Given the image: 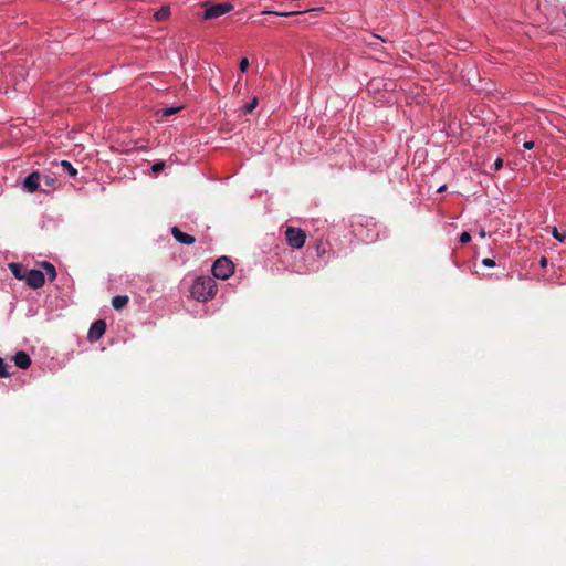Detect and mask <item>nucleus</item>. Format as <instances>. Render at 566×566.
<instances>
[{
	"label": "nucleus",
	"mask_w": 566,
	"mask_h": 566,
	"mask_svg": "<svg viewBox=\"0 0 566 566\" xmlns=\"http://www.w3.org/2000/svg\"><path fill=\"white\" fill-rule=\"evenodd\" d=\"M171 234L181 244L191 245L196 242L193 235L182 232L178 227L171 228Z\"/></svg>",
	"instance_id": "obj_8"
},
{
	"label": "nucleus",
	"mask_w": 566,
	"mask_h": 566,
	"mask_svg": "<svg viewBox=\"0 0 566 566\" xmlns=\"http://www.w3.org/2000/svg\"><path fill=\"white\" fill-rule=\"evenodd\" d=\"M178 111H179V108H174V107L164 108L163 116H170V115L177 113Z\"/></svg>",
	"instance_id": "obj_23"
},
{
	"label": "nucleus",
	"mask_w": 566,
	"mask_h": 566,
	"mask_svg": "<svg viewBox=\"0 0 566 566\" xmlns=\"http://www.w3.org/2000/svg\"><path fill=\"white\" fill-rule=\"evenodd\" d=\"M170 14L169 7H163L160 8L155 14L154 18L156 21H164L166 20Z\"/></svg>",
	"instance_id": "obj_13"
},
{
	"label": "nucleus",
	"mask_w": 566,
	"mask_h": 566,
	"mask_svg": "<svg viewBox=\"0 0 566 566\" xmlns=\"http://www.w3.org/2000/svg\"><path fill=\"white\" fill-rule=\"evenodd\" d=\"M105 331H106L105 321H103V319L95 321L88 329V334H87L88 340L90 342L98 340L103 336Z\"/></svg>",
	"instance_id": "obj_7"
},
{
	"label": "nucleus",
	"mask_w": 566,
	"mask_h": 566,
	"mask_svg": "<svg viewBox=\"0 0 566 566\" xmlns=\"http://www.w3.org/2000/svg\"><path fill=\"white\" fill-rule=\"evenodd\" d=\"M249 65H250L249 60L247 57H243L240 62L241 72H245L248 70Z\"/></svg>",
	"instance_id": "obj_22"
},
{
	"label": "nucleus",
	"mask_w": 566,
	"mask_h": 566,
	"mask_svg": "<svg viewBox=\"0 0 566 566\" xmlns=\"http://www.w3.org/2000/svg\"><path fill=\"white\" fill-rule=\"evenodd\" d=\"M9 268L12 274L19 280H23L25 274L28 273L19 263H11Z\"/></svg>",
	"instance_id": "obj_11"
},
{
	"label": "nucleus",
	"mask_w": 566,
	"mask_h": 566,
	"mask_svg": "<svg viewBox=\"0 0 566 566\" xmlns=\"http://www.w3.org/2000/svg\"><path fill=\"white\" fill-rule=\"evenodd\" d=\"M12 359H13L15 366L21 369H27L31 365L30 356L23 350L15 353V355L12 357Z\"/></svg>",
	"instance_id": "obj_9"
},
{
	"label": "nucleus",
	"mask_w": 566,
	"mask_h": 566,
	"mask_svg": "<svg viewBox=\"0 0 566 566\" xmlns=\"http://www.w3.org/2000/svg\"><path fill=\"white\" fill-rule=\"evenodd\" d=\"M165 167H166L165 161H157L153 165L151 170H153V172L158 174V172L163 171L165 169Z\"/></svg>",
	"instance_id": "obj_19"
},
{
	"label": "nucleus",
	"mask_w": 566,
	"mask_h": 566,
	"mask_svg": "<svg viewBox=\"0 0 566 566\" xmlns=\"http://www.w3.org/2000/svg\"><path fill=\"white\" fill-rule=\"evenodd\" d=\"M129 298L127 295H117L112 298V306L115 310H122L128 303Z\"/></svg>",
	"instance_id": "obj_10"
},
{
	"label": "nucleus",
	"mask_w": 566,
	"mask_h": 566,
	"mask_svg": "<svg viewBox=\"0 0 566 566\" xmlns=\"http://www.w3.org/2000/svg\"><path fill=\"white\" fill-rule=\"evenodd\" d=\"M23 280H25L27 284L32 289H40L45 283L44 273L40 270L28 271Z\"/></svg>",
	"instance_id": "obj_6"
},
{
	"label": "nucleus",
	"mask_w": 566,
	"mask_h": 566,
	"mask_svg": "<svg viewBox=\"0 0 566 566\" xmlns=\"http://www.w3.org/2000/svg\"><path fill=\"white\" fill-rule=\"evenodd\" d=\"M547 263H548L547 258L546 256H542L541 260H539V265L542 268H546Z\"/></svg>",
	"instance_id": "obj_27"
},
{
	"label": "nucleus",
	"mask_w": 566,
	"mask_h": 566,
	"mask_svg": "<svg viewBox=\"0 0 566 566\" xmlns=\"http://www.w3.org/2000/svg\"><path fill=\"white\" fill-rule=\"evenodd\" d=\"M552 234L553 237L558 240L559 242H564L565 239H566V234L565 233H560L557 228H553V231H552Z\"/></svg>",
	"instance_id": "obj_20"
},
{
	"label": "nucleus",
	"mask_w": 566,
	"mask_h": 566,
	"mask_svg": "<svg viewBox=\"0 0 566 566\" xmlns=\"http://www.w3.org/2000/svg\"><path fill=\"white\" fill-rule=\"evenodd\" d=\"M43 185H44V189L43 191H48L50 189H54L55 188V184H56V180L48 175H44L42 176V181Z\"/></svg>",
	"instance_id": "obj_15"
},
{
	"label": "nucleus",
	"mask_w": 566,
	"mask_h": 566,
	"mask_svg": "<svg viewBox=\"0 0 566 566\" xmlns=\"http://www.w3.org/2000/svg\"><path fill=\"white\" fill-rule=\"evenodd\" d=\"M233 272L234 264L227 256L219 258L212 265V273L217 279L227 280L233 274Z\"/></svg>",
	"instance_id": "obj_2"
},
{
	"label": "nucleus",
	"mask_w": 566,
	"mask_h": 566,
	"mask_svg": "<svg viewBox=\"0 0 566 566\" xmlns=\"http://www.w3.org/2000/svg\"><path fill=\"white\" fill-rule=\"evenodd\" d=\"M8 367H9V365L2 358H0V377L1 378L10 376V373L8 371Z\"/></svg>",
	"instance_id": "obj_18"
},
{
	"label": "nucleus",
	"mask_w": 566,
	"mask_h": 566,
	"mask_svg": "<svg viewBox=\"0 0 566 566\" xmlns=\"http://www.w3.org/2000/svg\"><path fill=\"white\" fill-rule=\"evenodd\" d=\"M232 10H233V6L229 2L217 3V4H213L205 10L203 19H206V20L216 19L226 13H229Z\"/></svg>",
	"instance_id": "obj_4"
},
{
	"label": "nucleus",
	"mask_w": 566,
	"mask_h": 566,
	"mask_svg": "<svg viewBox=\"0 0 566 566\" xmlns=\"http://www.w3.org/2000/svg\"><path fill=\"white\" fill-rule=\"evenodd\" d=\"M258 103V97H253V99L244 106V114H252L256 108Z\"/></svg>",
	"instance_id": "obj_17"
},
{
	"label": "nucleus",
	"mask_w": 566,
	"mask_h": 566,
	"mask_svg": "<svg viewBox=\"0 0 566 566\" xmlns=\"http://www.w3.org/2000/svg\"><path fill=\"white\" fill-rule=\"evenodd\" d=\"M304 11L276 12V11H272V10H265V11H263V14H274V15H281V17H290V15L301 14Z\"/></svg>",
	"instance_id": "obj_16"
},
{
	"label": "nucleus",
	"mask_w": 566,
	"mask_h": 566,
	"mask_svg": "<svg viewBox=\"0 0 566 566\" xmlns=\"http://www.w3.org/2000/svg\"><path fill=\"white\" fill-rule=\"evenodd\" d=\"M60 166L64 171H66L71 177H75L77 175V169L72 166V164L67 160H62Z\"/></svg>",
	"instance_id": "obj_14"
},
{
	"label": "nucleus",
	"mask_w": 566,
	"mask_h": 566,
	"mask_svg": "<svg viewBox=\"0 0 566 566\" xmlns=\"http://www.w3.org/2000/svg\"><path fill=\"white\" fill-rule=\"evenodd\" d=\"M318 10H322L321 8H313L311 11H318Z\"/></svg>",
	"instance_id": "obj_29"
},
{
	"label": "nucleus",
	"mask_w": 566,
	"mask_h": 566,
	"mask_svg": "<svg viewBox=\"0 0 566 566\" xmlns=\"http://www.w3.org/2000/svg\"><path fill=\"white\" fill-rule=\"evenodd\" d=\"M471 241V234L467 231L462 232L460 235V242L462 244L469 243Z\"/></svg>",
	"instance_id": "obj_21"
},
{
	"label": "nucleus",
	"mask_w": 566,
	"mask_h": 566,
	"mask_svg": "<svg viewBox=\"0 0 566 566\" xmlns=\"http://www.w3.org/2000/svg\"><path fill=\"white\" fill-rule=\"evenodd\" d=\"M482 264L485 265V266H489V268H492L495 265V261L493 259H490V258H485L483 261H482Z\"/></svg>",
	"instance_id": "obj_25"
},
{
	"label": "nucleus",
	"mask_w": 566,
	"mask_h": 566,
	"mask_svg": "<svg viewBox=\"0 0 566 566\" xmlns=\"http://www.w3.org/2000/svg\"><path fill=\"white\" fill-rule=\"evenodd\" d=\"M480 235H481L482 238H484V237H485V231H484V230H481V231H480Z\"/></svg>",
	"instance_id": "obj_28"
},
{
	"label": "nucleus",
	"mask_w": 566,
	"mask_h": 566,
	"mask_svg": "<svg viewBox=\"0 0 566 566\" xmlns=\"http://www.w3.org/2000/svg\"><path fill=\"white\" fill-rule=\"evenodd\" d=\"M42 268L43 270L46 272L48 276H49V280L52 282L56 279V270H55V266L48 262V261H44L42 263Z\"/></svg>",
	"instance_id": "obj_12"
},
{
	"label": "nucleus",
	"mask_w": 566,
	"mask_h": 566,
	"mask_svg": "<svg viewBox=\"0 0 566 566\" xmlns=\"http://www.w3.org/2000/svg\"><path fill=\"white\" fill-rule=\"evenodd\" d=\"M503 167V159L502 158H497L494 164H493V168L495 171L500 170L501 168Z\"/></svg>",
	"instance_id": "obj_24"
},
{
	"label": "nucleus",
	"mask_w": 566,
	"mask_h": 566,
	"mask_svg": "<svg viewBox=\"0 0 566 566\" xmlns=\"http://www.w3.org/2000/svg\"><path fill=\"white\" fill-rule=\"evenodd\" d=\"M42 181V175L39 171H33L30 175H28L22 184L23 190L27 192H35L40 189Z\"/></svg>",
	"instance_id": "obj_5"
},
{
	"label": "nucleus",
	"mask_w": 566,
	"mask_h": 566,
	"mask_svg": "<svg viewBox=\"0 0 566 566\" xmlns=\"http://www.w3.org/2000/svg\"><path fill=\"white\" fill-rule=\"evenodd\" d=\"M285 239L290 247L301 249L305 244L306 234L300 228L289 227L285 231Z\"/></svg>",
	"instance_id": "obj_3"
},
{
	"label": "nucleus",
	"mask_w": 566,
	"mask_h": 566,
	"mask_svg": "<svg viewBox=\"0 0 566 566\" xmlns=\"http://www.w3.org/2000/svg\"><path fill=\"white\" fill-rule=\"evenodd\" d=\"M534 146H535V143H534L533 140H528V142H525V143L523 144V147H524L525 149H528V150L533 149V148H534Z\"/></svg>",
	"instance_id": "obj_26"
},
{
	"label": "nucleus",
	"mask_w": 566,
	"mask_h": 566,
	"mask_svg": "<svg viewBox=\"0 0 566 566\" xmlns=\"http://www.w3.org/2000/svg\"><path fill=\"white\" fill-rule=\"evenodd\" d=\"M217 293V285L210 277H199L191 287V295L198 301H208Z\"/></svg>",
	"instance_id": "obj_1"
}]
</instances>
